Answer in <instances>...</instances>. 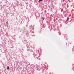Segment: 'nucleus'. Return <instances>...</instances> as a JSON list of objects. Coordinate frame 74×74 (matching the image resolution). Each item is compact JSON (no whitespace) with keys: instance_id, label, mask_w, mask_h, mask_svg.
Segmentation results:
<instances>
[{"instance_id":"nucleus-5","label":"nucleus","mask_w":74,"mask_h":74,"mask_svg":"<svg viewBox=\"0 0 74 74\" xmlns=\"http://www.w3.org/2000/svg\"><path fill=\"white\" fill-rule=\"evenodd\" d=\"M42 19H43V20H44V17H43V18H42Z\"/></svg>"},{"instance_id":"nucleus-1","label":"nucleus","mask_w":74,"mask_h":74,"mask_svg":"<svg viewBox=\"0 0 74 74\" xmlns=\"http://www.w3.org/2000/svg\"><path fill=\"white\" fill-rule=\"evenodd\" d=\"M69 18L68 17L67 18V20L66 21V22H67V21H69Z\"/></svg>"},{"instance_id":"nucleus-3","label":"nucleus","mask_w":74,"mask_h":74,"mask_svg":"<svg viewBox=\"0 0 74 74\" xmlns=\"http://www.w3.org/2000/svg\"><path fill=\"white\" fill-rule=\"evenodd\" d=\"M40 1H42V0H40L38 1L39 2H40Z\"/></svg>"},{"instance_id":"nucleus-2","label":"nucleus","mask_w":74,"mask_h":74,"mask_svg":"<svg viewBox=\"0 0 74 74\" xmlns=\"http://www.w3.org/2000/svg\"><path fill=\"white\" fill-rule=\"evenodd\" d=\"M7 69L9 70V66H7Z\"/></svg>"},{"instance_id":"nucleus-4","label":"nucleus","mask_w":74,"mask_h":74,"mask_svg":"<svg viewBox=\"0 0 74 74\" xmlns=\"http://www.w3.org/2000/svg\"><path fill=\"white\" fill-rule=\"evenodd\" d=\"M8 21L6 22L7 24H8Z\"/></svg>"}]
</instances>
